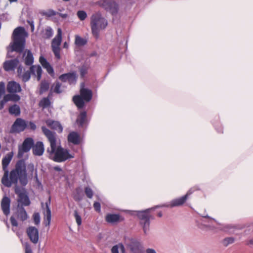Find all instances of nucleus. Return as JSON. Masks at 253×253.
<instances>
[{
    "mask_svg": "<svg viewBox=\"0 0 253 253\" xmlns=\"http://www.w3.org/2000/svg\"><path fill=\"white\" fill-rule=\"evenodd\" d=\"M13 157V152H10L5 155L2 159V167L4 171L1 179L2 183L7 187H10L12 184L18 183V180L22 186H26L28 183L26 165L24 160L17 162L15 169L11 170L9 174L7 167Z\"/></svg>",
    "mask_w": 253,
    "mask_h": 253,
    "instance_id": "nucleus-1",
    "label": "nucleus"
},
{
    "mask_svg": "<svg viewBox=\"0 0 253 253\" xmlns=\"http://www.w3.org/2000/svg\"><path fill=\"white\" fill-rule=\"evenodd\" d=\"M43 134L50 142V147L47 149L49 158L57 163H61L74 158V154L70 153L68 149L61 146H56V137L55 132H52L45 126L42 127Z\"/></svg>",
    "mask_w": 253,
    "mask_h": 253,
    "instance_id": "nucleus-2",
    "label": "nucleus"
},
{
    "mask_svg": "<svg viewBox=\"0 0 253 253\" xmlns=\"http://www.w3.org/2000/svg\"><path fill=\"white\" fill-rule=\"evenodd\" d=\"M28 34L23 27H18L13 32V42H11L7 48L8 53L16 51L21 53L23 52L25 45V38Z\"/></svg>",
    "mask_w": 253,
    "mask_h": 253,
    "instance_id": "nucleus-3",
    "label": "nucleus"
},
{
    "mask_svg": "<svg viewBox=\"0 0 253 253\" xmlns=\"http://www.w3.org/2000/svg\"><path fill=\"white\" fill-rule=\"evenodd\" d=\"M90 27L92 35L97 39L99 33L105 30L108 25V21L99 12L93 14L90 17Z\"/></svg>",
    "mask_w": 253,
    "mask_h": 253,
    "instance_id": "nucleus-4",
    "label": "nucleus"
},
{
    "mask_svg": "<svg viewBox=\"0 0 253 253\" xmlns=\"http://www.w3.org/2000/svg\"><path fill=\"white\" fill-rule=\"evenodd\" d=\"M152 209V208L148 209L144 211H136L137 215L139 219V224L145 235H147L150 230V219L152 218L150 211Z\"/></svg>",
    "mask_w": 253,
    "mask_h": 253,
    "instance_id": "nucleus-5",
    "label": "nucleus"
},
{
    "mask_svg": "<svg viewBox=\"0 0 253 253\" xmlns=\"http://www.w3.org/2000/svg\"><path fill=\"white\" fill-rule=\"evenodd\" d=\"M200 190V188L198 186H195L192 188H191L187 191V193L179 198H176L171 200L169 204H164L162 205L157 206L154 209L157 208H162V207H169L173 208L175 207H178L182 206L184 204V203L187 200L188 196L192 194L194 191Z\"/></svg>",
    "mask_w": 253,
    "mask_h": 253,
    "instance_id": "nucleus-6",
    "label": "nucleus"
},
{
    "mask_svg": "<svg viewBox=\"0 0 253 253\" xmlns=\"http://www.w3.org/2000/svg\"><path fill=\"white\" fill-rule=\"evenodd\" d=\"M125 244L130 253H144L142 244L137 239L128 238L126 239Z\"/></svg>",
    "mask_w": 253,
    "mask_h": 253,
    "instance_id": "nucleus-7",
    "label": "nucleus"
},
{
    "mask_svg": "<svg viewBox=\"0 0 253 253\" xmlns=\"http://www.w3.org/2000/svg\"><path fill=\"white\" fill-rule=\"evenodd\" d=\"M95 3L113 15H116L118 12V5L113 0H100Z\"/></svg>",
    "mask_w": 253,
    "mask_h": 253,
    "instance_id": "nucleus-8",
    "label": "nucleus"
},
{
    "mask_svg": "<svg viewBox=\"0 0 253 253\" xmlns=\"http://www.w3.org/2000/svg\"><path fill=\"white\" fill-rule=\"evenodd\" d=\"M17 184H15L14 191L18 196L17 202L19 205L20 204V207H22L29 206L31 202L25 189L17 185Z\"/></svg>",
    "mask_w": 253,
    "mask_h": 253,
    "instance_id": "nucleus-9",
    "label": "nucleus"
},
{
    "mask_svg": "<svg viewBox=\"0 0 253 253\" xmlns=\"http://www.w3.org/2000/svg\"><path fill=\"white\" fill-rule=\"evenodd\" d=\"M62 30L59 28L57 30V35L53 38L51 42L52 50L57 59L61 58L60 45L62 41Z\"/></svg>",
    "mask_w": 253,
    "mask_h": 253,
    "instance_id": "nucleus-10",
    "label": "nucleus"
},
{
    "mask_svg": "<svg viewBox=\"0 0 253 253\" xmlns=\"http://www.w3.org/2000/svg\"><path fill=\"white\" fill-rule=\"evenodd\" d=\"M34 144V140L32 137L26 138L22 144L19 145L18 147L17 157L22 158L24 153L29 152Z\"/></svg>",
    "mask_w": 253,
    "mask_h": 253,
    "instance_id": "nucleus-11",
    "label": "nucleus"
},
{
    "mask_svg": "<svg viewBox=\"0 0 253 253\" xmlns=\"http://www.w3.org/2000/svg\"><path fill=\"white\" fill-rule=\"evenodd\" d=\"M28 126V121L18 118L12 124L11 128V133H20L23 131Z\"/></svg>",
    "mask_w": 253,
    "mask_h": 253,
    "instance_id": "nucleus-12",
    "label": "nucleus"
},
{
    "mask_svg": "<svg viewBox=\"0 0 253 253\" xmlns=\"http://www.w3.org/2000/svg\"><path fill=\"white\" fill-rule=\"evenodd\" d=\"M51 203V197L49 196L48 200L45 202V205L42 203V207L43 210L44 224L45 226H49L51 219V212L50 209Z\"/></svg>",
    "mask_w": 253,
    "mask_h": 253,
    "instance_id": "nucleus-13",
    "label": "nucleus"
},
{
    "mask_svg": "<svg viewBox=\"0 0 253 253\" xmlns=\"http://www.w3.org/2000/svg\"><path fill=\"white\" fill-rule=\"evenodd\" d=\"M59 79L63 82H68L70 84H75L77 82V75L76 72L65 73L60 75Z\"/></svg>",
    "mask_w": 253,
    "mask_h": 253,
    "instance_id": "nucleus-14",
    "label": "nucleus"
},
{
    "mask_svg": "<svg viewBox=\"0 0 253 253\" xmlns=\"http://www.w3.org/2000/svg\"><path fill=\"white\" fill-rule=\"evenodd\" d=\"M27 233L31 242L37 244L39 241V231L35 227H29L27 229Z\"/></svg>",
    "mask_w": 253,
    "mask_h": 253,
    "instance_id": "nucleus-15",
    "label": "nucleus"
},
{
    "mask_svg": "<svg viewBox=\"0 0 253 253\" xmlns=\"http://www.w3.org/2000/svg\"><path fill=\"white\" fill-rule=\"evenodd\" d=\"M10 199L7 196H4L1 202V208L4 215L7 216L10 213Z\"/></svg>",
    "mask_w": 253,
    "mask_h": 253,
    "instance_id": "nucleus-16",
    "label": "nucleus"
},
{
    "mask_svg": "<svg viewBox=\"0 0 253 253\" xmlns=\"http://www.w3.org/2000/svg\"><path fill=\"white\" fill-rule=\"evenodd\" d=\"M33 154L36 156H41L43 155L44 151V145L42 142L38 141L34 143L32 148Z\"/></svg>",
    "mask_w": 253,
    "mask_h": 253,
    "instance_id": "nucleus-17",
    "label": "nucleus"
},
{
    "mask_svg": "<svg viewBox=\"0 0 253 253\" xmlns=\"http://www.w3.org/2000/svg\"><path fill=\"white\" fill-rule=\"evenodd\" d=\"M201 216L204 218L208 219V220L207 223L205 220H203L202 221V223L204 226L208 228L209 230H214L215 229L212 224L213 222H216L218 225L220 224L215 219L210 217L208 214H203V215H201Z\"/></svg>",
    "mask_w": 253,
    "mask_h": 253,
    "instance_id": "nucleus-18",
    "label": "nucleus"
},
{
    "mask_svg": "<svg viewBox=\"0 0 253 253\" xmlns=\"http://www.w3.org/2000/svg\"><path fill=\"white\" fill-rule=\"evenodd\" d=\"M21 90L20 84L15 81L9 82L7 84V91L10 93L20 92Z\"/></svg>",
    "mask_w": 253,
    "mask_h": 253,
    "instance_id": "nucleus-19",
    "label": "nucleus"
},
{
    "mask_svg": "<svg viewBox=\"0 0 253 253\" xmlns=\"http://www.w3.org/2000/svg\"><path fill=\"white\" fill-rule=\"evenodd\" d=\"M39 62L42 65V67L46 69L47 72L53 76L54 75V70L46 59L42 55H41L39 58Z\"/></svg>",
    "mask_w": 253,
    "mask_h": 253,
    "instance_id": "nucleus-20",
    "label": "nucleus"
},
{
    "mask_svg": "<svg viewBox=\"0 0 253 253\" xmlns=\"http://www.w3.org/2000/svg\"><path fill=\"white\" fill-rule=\"evenodd\" d=\"M19 64L18 59H14L6 61L3 63V68L6 71L14 70Z\"/></svg>",
    "mask_w": 253,
    "mask_h": 253,
    "instance_id": "nucleus-21",
    "label": "nucleus"
},
{
    "mask_svg": "<svg viewBox=\"0 0 253 253\" xmlns=\"http://www.w3.org/2000/svg\"><path fill=\"white\" fill-rule=\"evenodd\" d=\"M45 123L48 126L57 131L59 133H61L63 131V127L61 124L58 121L48 119L45 121Z\"/></svg>",
    "mask_w": 253,
    "mask_h": 253,
    "instance_id": "nucleus-22",
    "label": "nucleus"
},
{
    "mask_svg": "<svg viewBox=\"0 0 253 253\" xmlns=\"http://www.w3.org/2000/svg\"><path fill=\"white\" fill-rule=\"evenodd\" d=\"M80 95L85 102H89L92 97V91L88 88L82 87L80 90Z\"/></svg>",
    "mask_w": 253,
    "mask_h": 253,
    "instance_id": "nucleus-23",
    "label": "nucleus"
},
{
    "mask_svg": "<svg viewBox=\"0 0 253 253\" xmlns=\"http://www.w3.org/2000/svg\"><path fill=\"white\" fill-rule=\"evenodd\" d=\"M17 74L18 77L21 78L23 82H27L31 78V73L29 71L23 72V68L21 66H19L17 69Z\"/></svg>",
    "mask_w": 253,
    "mask_h": 253,
    "instance_id": "nucleus-24",
    "label": "nucleus"
},
{
    "mask_svg": "<svg viewBox=\"0 0 253 253\" xmlns=\"http://www.w3.org/2000/svg\"><path fill=\"white\" fill-rule=\"evenodd\" d=\"M31 74L36 76L37 80L39 81L41 79L42 70L40 65H32L30 69Z\"/></svg>",
    "mask_w": 253,
    "mask_h": 253,
    "instance_id": "nucleus-25",
    "label": "nucleus"
},
{
    "mask_svg": "<svg viewBox=\"0 0 253 253\" xmlns=\"http://www.w3.org/2000/svg\"><path fill=\"white\" fill-rule=\"evenodd\" d=\"M68 141L74 145H79L81 141L80 135L77 132L72 131L68 136Z\"/></svg>",
    "mask_w": 253,
    "mask_h": 253,
    "instance_id": "nucleus-26",
    "label": "nucleus"
},
{
    "mask_svg": "<svg viewBox=\"0 0 253 253\" xmlns=\"http://www.w3.org/2000/svg\"><path fill=\"white\" fill-rule=\"evenodd\" d=\"M27 169L30 176L31 178H34L37 182L39 181L37 169H35L34 165L33 163H30L27 165Z\"/></svg>",
    "mask_w": 253,
    "mask_h": 253,
    "instance_id": "nucleus-27",
    "label": "nucleus"
},
{
    "mask_svg": "<svg viewBox=\"0 0 253 253\" xmlns=\"http://www.w3.org/2000/svg\"><path fill=\"white\" fill-rule=\"evenodd\" d=\"M54 31L50 26H47L42 31V37L44 39H49L53 35Z\"/></svg>",
    "mask_w": 253,
    "mask_h": 253,
    "instance_id": "nucleus-28",
    "label": "nucleus"
},
{
    "mask_svg": "<svg viewBox=\"0 0 253 253\" xmlns=\"http://www.w3.org/2000/svg\"><path fill=\"white\" fill-rule=\"evenodd\" d=\"M17 212V217L20 220L24 221L27 219V213L23 207H20V206L18 205Z\"/></svg>",
    "mask_w": 253,
    "mask_h": 253,
    "instance_id": "nucleus-29",
    "label": "nucleus"
},
{
    "mask_svg": "<svg viewBox=\"0 0 253 253\" xmlns=\"http://www.w3.org/2000/svg\"><path fill=\"white\" fill-rule=\"evenodd\" d=\"M73 101L79 109L83 108L84 105V100L80 95H75Z\"/></svg>",
    "mask_w": 253,
    "mask_h": 253,
    "instance_id": "nucleus-30",
    "label": "nucleus"
},
{
    "mask_svg": "<svg viewBox=\"0 0 253 253\" xmlns=\"http://www.w3.org/2000/svg\"><path fill=\"white\" fill-rule=\"evenodd\" d=\"M87 43V39L83 38L78 35L75 36V44L78 47L84 46Z\"/></svg>",
    "mask_w": 253,
    "mask_h": 253,
    "instance_id": "nucleus-31",
    "label": "nucleus"
},
{
    "mask_svg": "<svg viewBox=\"0 0 253 253\" xmlns=\"http://www.w3.org/2000/svg\"><path fill=\"white\" fill-rule=\"evenodd\" d=\"M8 112L10 115L17 117L20 115V108L19 105L15 104L9 106L8 108Z\"/></svg>",
    "mask_w": 253,
    "mask_h": 253,
    "instance_id": "nucleus-32",
    "label": "nucleus"
},
{
    "mask_svg": "<svg viewBox=\"0 0 253 253\" xmlns=\"http://www.w3.org/2000/svg\"><path fill=\"white\" fill-rule=\"evenodd\" d=\"M51 105V102L49 97L42 98L39 102L40 107L43 109L49 107Z\"/></svg>",
    "mask_w": 253,
    "mask_h": 253,
    "instance_id": "nucleus-33",
    "label": "nucleus"
},
{
    "mask_svg": "<svg viewBox=\"0 0 253 253\" xmlns=\"http://www.w3.org/2000/svg\"><path fill=\"white\" fill-rule=\"evenodd\" d=\"M120 215L117 214H108L106 216V220L109 223H115L119 220Z\"/></svg>",
    "mask_w": 253,
    "mask_h": 253,
    "instance_id": "nucleus-34",
    "label": "nucleus"
},
{
    "mask_svg": "<svg viewBox=\"0 0 253 253\" xmlns=\"http://www.w3.org/2000/svg\"><path fill=\"white\" fill-rule=\"evenodd\" d=\"M49 88V83L46 81H42L40 85L39 93L40 94H43L44 92L47 91Z\"/></svg>",
    "mask_w": 253,
    "mask_h": 253,
    "instance_id": "nucleus-35",
    "label": "nucleus"
},
{
    "mask_svg": "<svg viewBox=\"0 0 253 253\" xmlns=\"http://www.w3.org/2000/svg\"><path fill=\"white\" fill-rule=\"evenodd\" d=\"M86 118V113L85 111L82 112L77 119V122L80 126H82Z\"/></svg>",
    "mask_w": 253,
    "mask_h": 253,
    "instance_id": "nucleus-36",
    "label": "nucleus"
},
{
    "mask_svg": "<svg viewBox=\"0 0 253 253\" xmlns=\"http://www.w3.org/2000/svg\"><path fill=\"white\" fill-rule=\"evenodd\" d=\"M34 62V57L32 52L28 50L27 56L25 59V64L27 65H31Z\"/></svg>",
    "mask_w": 253,
    "mask_h": 253,
    "instance_id": "nucleus-37",
    "label": "nucleus"
},
{
    "mask_svg": "<svg viewBox=\"0 0 253 253\" xmlns=\"http://www.w3.org/2000/svg\"><path fill=\"white\" fill-rule=\"evenodd\" d=\"M235 241V238L233 237H227L224 238L221 241L222 244L224 247H227L228 245L233 244Z\"/></svg>",
    "mask_w": 253,
    "mask_h": 253,
    "instance_id": "nucleus-38",
    "label": "nucleus"
},
{
    "mask_svg": "<svg viewBox=\"0 0 253 253\" xmlns=\"http://www.w3.org/2000/svg\"><path fill=\"white\" fill-rule=\"evenodd\" d=\"M61 84L59 82H56L54 84L52 85V88L53 89V91L55 93L59 94L62 92V90L61 89Z\"/></svg>",
    "mask_w": 253,
    "mask_h": 253,
    "instance_id": "nucleus-39",
    "label": "nucleus"
},
{
    "mask_svg": "<svg viewBox=\"0 0 253 253\" xmlns=\"http://www.w3.org/2000/svg\"><path fill=\"white\" fill-rule=\"evenodd\" d=\"M88 68L85 65H82L81 67L79 68V71L80 72V75L82 78H84V76L87 73Z\"/></svg>",
    "mask_w": 253,
    "mask_h": 253,
    "instance_id": "nucleus-40",
    "label": "nucleus"
},
{
    "mask_svg": "<svg viewBox=\"0 0 253 253\" xmlns=\"http://www.w3.org/2000/svg\"><path fill=\"white\" fill-rule=\"evenodd\" d=\"M42 14L48 17H50L55 16L56 14V12L52 9H49L47 11H43Z\"/></svg>",
    "mask_w": 253,
    "mask_h": 253,
    "instance_id": "nucleus-41",
    "label": "nucleus"
},
{
    "mask_svg": "<svg viewBox=\"0 0 253 253\" xmlns=\"http://www.w3.org/2000/svg\"><path fill=\"white\" fill-rule=\"evenodd\" d=\"M74 215L78 225L80 226L82 224V220L81 215L77 210L74 211Z\"/></svg>",
    "mask_w": 253,
    "mask_h": 253,
    "instance_id": "nucleus-42",
    "label": "nucleus"
},
{
    "mask_svg": "<svg viewBox=\"0 0 253 253\" xmlns=\"http://www.w3.org/2000/svg\"><path fill=\"white\" fill-rule=\"evenodd\" d=\"M77 16L81 20L83 21L87 17V14L86 12L84 10H79L77 12Z\"/></svg>",
    "mask_w": 253,
    "mask_h": 253,
    "instance_id": "nucleus-43",
    "label": "nucleus"
},
{
    "mask_svg": "<svg viewBox=\"0 0 253 253\" xmlns=\"http://www.w3.org/2000/svg\"><path fill=\"white\" fill-rule=\"evenodd\" d=\"M84 192L86 196L88 198L91 199L92 198L93 195V192L89 187H86L84 189Z\"/></svg>",
    "mask_w": 253,
    "mask_h": 253,
    "instance_id": "nucleus-44",
    "label": "nucleus"
},
{
    "mask_svg": "<svg viewBox=\"0 0 253 253\" xmlns=\"http://www.w3.org/2000/svg\"><path fill=\"white\" fill-rule=\"evenodd\" d=\"M2 102H3V104L5 105V104L9 101H12L11 99V93L10 94H5L3 96V99L0 100Z\"/></svg>",
    "mask_w": 253,
    "mask_h": 253,
    "instance_id": "nucleus-45",
    "label": "nucleus"
},
{
    "mask_svg": "<svg viewBox=\"0 0 253 253\" xmlns=\"http://www.w3.org/2000/svg\"><path fill=\"white\" fill-rule=\"evenodd\" d=\"M5 93V84L3 82H0V100Z\"/></svg>",
    "mask_w": 253,
    "mask_h": 253,
    "instance_id": "nucleus-46",
    "label": "nucleus"
},
{
    "mask_svg": "<svg viewBox=\"0 0 253 253\" xmlns=\"http://www.w3.org/2000/svg\"><path fill=\"white\" fill-rule=\"evenodd\" d=\"M34 221L36 225H38L40 222V214L37 213H35L33 215Z\"/></svg>",
    "mask_w": 253,
    "mask_h": 253,
    "instance_id": "nucleus-47",
    "label": "nucleus"
},
{
    "mask_svg": "<svg viewBox=\"0 0 253 253\" xmlns=\"http://www.w3.org/2000/svg\"><path fill=\"white\" fill-rule=\"evenodd\" d=\"M76 192L77 193L74 195V198L75 201H80L82 200L83 197L79 193V190L77 189H76Z\"/></svg>",
    "mask_w": 253,
    "mask_h": 253,
    "instance_id": "nucleus-48",
    "label": "nucleus"
},
{
    "mask_svg": "<svg viewBox=\"0 0 253 253\" xmlns=\"http://www.w3.org/2000/svg\"><path fill=\"white\" fill-rule=\"evenodd\" d=\"M27 127L29 128L30 129L32 130H36L37 126L33 122H28V126Z\"/></svg>",
    "mask_w": 253,
    "mask_h": 253,
    "instance_id": "nucleus-49",
    "label": "nucleus"
},
{
    "mask_svg": "<svg viewBox=\"0 0 253 253\" xmlns=\"http://www.w3.org/2000/svg\"><path fill=\"white\" fill-rule=\"evenodd\" d=\"M93 207L95 210L97 212H100L101 211V205L98 202H95L93 204Z\"/></svg>",
    "mask_w": 253,
    "mask_h": 253,
    "instance_id": "nucleus-50",
    "label": "nucleus"
},
{
    "mask_svg": "<svg viewBox=\"0 0 253 253\" xmlns=\"http://www.w3.org/2000/svg\"><path fill=\"white\" fill-rule=\"evenodd\" d=\"M25 253H33L30 245L28 243L24 244Z\"/></svg>",
    "mask_w": 253,
    "mask_h": 253,
    "instance_id": "nucleus-51",
    "label": "nucleus"
},
{
    "mask_svg": "<svg viewBox=\"0 0 253 253\" xmlns=\"http://www.w3.org/2000/svg\"><path fill=\"white\" fill-rule=\"evenodd\" d=\"M12 101L17 102L20 99V96L15 93H11Z\"/></svg>",
    "mask_w": 253,
    "mask_h": 253,
    "instance_id": "nucleus-52",
    "label": "nucleus"
},
{
    "mask_svg": "<svg viewBox=\"0 0 253 253\" xmlns=\"http://www.w3.org/2000/svg\"><path fill=\"white\" fill-rule=\"evenodd\" d=\"M10 220L12 226L17 227L18 226L17 221L13 216H11Z\"/></svg>",
    "mask_w": 253,
    "mask_h": 253,
    "instance_id": "nucleus-53",
    "label": "nucleus"
},
{
    "mask_svg": "<svg viewBox=\"0 0 253 253\" xmlns=\"http://www.w3.org/2000/svg\"><path fill=\"white\" fill-rule=\"evenodd\" d=\"M119 246L118 245L114 246L111 249L112 253H119Z\"/></svg>",
    "mask_w": 253,
    "mask_h": 253,
    "instance_id": "nucleus-54",
    "label": "nucleus"
},
{
    "mask_svg": "<svg viewBox=\"0 0 253 253\" xmlns=\"http://www.w3.org/2000/svg\"><path fill=\"white\" fill-rule=\"evenodd\" d=\"M118 246H119V249L120 250L121 252L122 253H125L126 249H125L124 245L122 243H120V244H118Z\"/></svg>",
    "mask_w": 253,
    "mask_h": 253,
    "instance_id": "nucleus-55",
    "label": "nucleus"
},
{
    "mask_svg": "<svg viewBox=\"0 0 253 253\" xmlns=\"http://www.w3.org/2000/svg\"><path fill=\"white\" fill-rule=\"evenodd\" d=\"M27 22L31 26V31L33 32L35 30L34 22L33 20H27Z\"/></svg>",
    "mask_w": 253,
    "mask_h": 253,
    "instance_id": "nucleus-56",
    "label": "nucleus"
},
{
    "mask_svg": "<svg viewBox=\"0 0 253 253\" xmlns=\"http://www.w3.org/2000/svg\"><path fill=\"white\" fill-rule=\"evenodd\" d=\"M146 253H157L156 251L152 248H148L146 250Z\"/></svg>",
    "mask_w": 253,
    "mask_h": 253,
    "instance_id": "nucleus-57",
    "label": "nucleus"
},
{
    "mask_svg": "<svg viewBox=\"0 0 253 253\" xmlns=\"http://www.w3.org/2000/svg\"><path fill=\"white\" fill-rule=\"evenodd\" d=\"M215 127V129L217 130V131L218 132V133H223V128L221 126H219V128H218L217 127V126H214Z\"/></svg>",
    "mask_w": 253,
    "mask_h": 253,
    "instance_id": "nucleus-58",
    "label": "nucleus"
},
{
    "mask_svg": "<svg viewBox=\"0 0 253 253\" xmlns=\"http://www.w3.org/2000/svg\"><path fill=\"white\" fill-rule=\"evenodd\" d=\"M69 46V45L67 42H65L63 43V47L65 48H68Z\"/></svg>",
    "mask_w": 253,
    "mask_h": 253,
    "instance_id": "nucleus-59",
    "label": "nucleus"
},
{
    "mask_svg": "<svg viewBox=\"0 0 253 253\" xmlns=\"http://www.w3.org/2000/svg\"><path fill=\"white\" fill-rule=\"evenodd\" d=\"M4 105L3 104V102H2L1 101H0V110L2 109L4 107Z\"/></svg>",
    "mask_w": 253,
    "mask_h": 253,
    "instance_id": "nucleus-60",
    "label": "nucleus"
},
{
    "mask_svg": "<svg viewBox=\"0 0 253 253\" xmlns=\"http://www.w3.org/2000/svg\"><path fill=\"white\" fill-rule=\"evenodd\" d=\"M248 244L253 246V238L249 241Z\"/></svg>",
    "mask_w": 253,
    "mask_h": 253,
    "instance_id": "nucleus-61",
    "label": "nucleus"
},
{
    "mask_svg": "<svg viewBox=\"0 0 253 253\" xmlns=\"http://www.w3.org/2000/svg\"><path fill=\"white\" fill-rule=\"evenodd\" d=\"M54 169L57 170V171H60L61 170V169L60 167H56L54 168Z\"/></svg>",
    "mask_w": 253,
    "mask_h": 253,
    "instance_id": "nucleus-62",
    "label": "nucleus"
},
{
    "mask_svg": "<svg viewBox=\"0 0 253 253\" xmlns=\"http://www.w3.org/2000/svg\"><path fill=\"white\" fill-rule=\"evenodd\" d=\"M96 55V52H93L91 54H90V56H95Z\"/></svg>",
    "mask_w": 253,
    "mask_h": 253,
    "instance_id": "nucleus-63",
    "label": "nucleus"
},
{
    "mask_svg": "<svg viewBox=\"0 0 253 253\" xmlns=\"http://www.w3.org/2000/svg\"><path fill=\"white\" fill-rule=\"evenodd\" d=\"M158 215L159 216V217H162V215H163V214L162 212H159L158 214Z\"/></svg>",
    "mask_w": 253,
    "mask_h": 253,
    "instance_id": "nucleus-64",
    "label": "nucleus"
}]
</instances>
